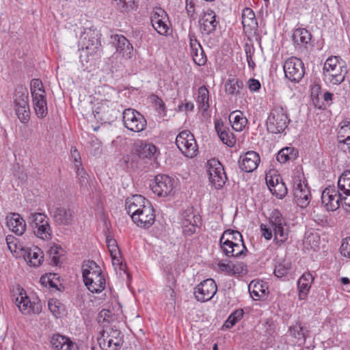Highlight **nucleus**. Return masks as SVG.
Masks as SVG:
<instances>
[{
	"label": "nucleus",
	"instance_id": "f257e3e1",
	"mask_svg": "<svg viewBox=\"0 0 350 350\" xmlns=\"http://www.w3.org/2000/svg\"><path fill=\"white\" fill-rule=\"evenodd\" d=\"M270 227L262 224L260 226L262 235L267 240H271L274 233L275 243L281 246L288 237V226L286 219L278 209H273L269 218Z\"/></svg>",
	"mask_w": 350,
	"mask_h": 350
},
{
	"label": "nucleus",
	"instance_id": "f03ea898",
	"mask_svg": "<svg viewBox=\"0 0 350 350\" xmlns=\"http://www.w3.org/2000/svg\"><path fill=\"white\" fill-rule=\"evenodd\" d=\"M82 276L85 286L92 293H100L105 288L106 280L100 267L94 261H84Z\"/></svg>",
	"mask_w": 350,
	"mask_h": 350
},
{
	"label": "nucleus",
	"instance_id": "7ed1b4c3",
	"mask_svg": "<svg viewBox=\"0 0 350 350\" xmlns=\"http://www.w3.org/2000/svg\"><path fill=\"white\" fill-rule=\"evenodd\" d=\"M290 122L287 108L275 105L270 109L266 120L267 130L273 134L283 133Z\"/></svg>",
	"mask_w": 350,
	"mask_h": 350
},
{
	"label": "nucleus",
	"instance_id": "20e7f679",
	"mask_svg": "<svg viewBox=\"0 0 350 350\" xmlns=\"http://www.w3.org/2000/svg\"><path fill=\"white\" fill-rule=\"evenodd\" d=\"M95 119L101 124H111L122 114L120 105L108 100L98 103L93 109Z\"/></svg>",
	"mask_w": 350,
	"mask_h": 350
},
{
	"label": "nucleus",
	"instance_id": "39448f33",
	"mask_svg": "<svg viewBox=\"0 0 350 350\" xmlns=\"http://www.w3.org/2000/svg\"><path fill=\"white\" fill-rule=\"evenodd\" d=\"M29 223L37 237L42 240L52 239V230L46 215L41 213H31L29 217Z\"/></svg>",
	"mask_w": 350,
	"mask_h": 350
},
{
	"label": "nucleus",
	"instance_id": "423d86ee",
	"mask_svg": "<svg viewBox=\"0 0 350 350\" xmlns=\"http://www.w3.org/2000/svg\"><path fill=\"white\" fill-rule=\"evenodd\" d=\"M19 293L15 297L14 295V301L18 308L19 310L25 315L31 313L39 314L42 310V302L38 297L30 299L26 291L23 288H18Z\"/></svg>",
	"mask_w": 350,
	"mask_h": 350
},
{
	"label": "nucleus",
	"instance_id": "0eeeda50",
	"mask_svg": "<svg viewBox=\"0 0 350 350\" xmlns=\"http://www.w3.org/2000/svg\"><path fill=\"white\" fill-rule=\"evenodd\" d=\"M124 126L133 132H141L146 129L147 122L144 116L135 109L128 108L122 112Z\"/></svg>",
	"mask_w": 350,
	"mask_h": 350
},
{
	"label": "nucleus",
	"instance_id": "6e6552de",
	"mask_svg": "<svg viewBox=\"0 0 350 350\" xmlns=\"http://www.w3.org/2000/svg\"><path fill=\"white\" fill-rule=\"evenodd\" d=\"M183 232L186 236H191L196 232V228L202 224V219L199 214L195 213L193 206L183 211L180 215Z\"/></svg>",
	"mask_w": 350,
	"mask_h": 350
},
{
	"label": "nucleus",
	"instance_id": "1a4fd4ad",
	"mask_svg": "<svg viewBox=\"0 0 350 350\" xmlns=\"http://www.w3.org/2000/svg\"><path fill=\"white\" fill-rule=\"evenodd\" d=\"M207 167L211 183L215 189H221L228 179L223 165L218 159L214 158L208 161Z\"/></svg>",
	"mask_w": 350,
	"mask_h": 350
},
{
	"label": "nucleus",
	"instance_id": "9d476101",
	"mask_svg": "<svg viewBox=\"0 0 350 350\" xmlns=\"http://www.w3.org/2000/svg\"><path fill=\"white\" fill-rule=\"evenodd\" d=\"M284 75L293 83H299L305 75V67L301 59L291 57L283 65Z\"/></svg>",
	"mask_w": 350,
	"mask_h": 350
},
{
	"label": "nucleus",
	"instance_id": "9b49d317",
	"mask_svg": "<svg viewBox=\"0 0 350 350\" xmlns=\"http://www.w3.org/2000/svg\"><path fill=\"white\" fill-rule=\"evenodd\" d=\"M176 145L185 156L192 158L196 155L197 144L193 135L189 131H183L177 135Z\"/></svg>",
	"mask_w": 350,
	"mask_h": 350
},
{
	"label": "nucleus",
	"instance_id": "f8f14e48",
	"mask_svg": "<svg viewBox=\"0 0 350 350\" xmlns=\"http://www.w3.org/2000/svg\"><path fill=\"white\" fill-rule=\"evenodd\" d=\"M154 210L150 202L148 205L143 204L142 209L134 210L133 215H131L132 220L137 226L145 229L152 226L155 221Z\"/></svg>",
	"mask_w": 350,
	"mask_h": 350
},
{
	"label": "nucleus",
	"instance_id": "ddd939ff",
	"mask_svg": "<svg viewBox=\"0 0 350 350\" xmlns=\"http://www.w3.org/2000/svg\"><path fill=\"white\" fill-rule=\"evenodd\" d=\"M174 180L166 174H158L150 187L152 192L159 197H167L172 193Z\"/></svg>",
	"mask_w": 350,
	"mask_h": 350
},
{
	"label": "nucleus",
	"instance_id": "4468645a",
	"mask_svg": "<svg viewBox=\"0 0 350 350\" xmlns=\"http://www.w3.org/2000/svg\"><path fill=\"white\" fill-rule=\"evenodd\" d=\"M294 200L301 208H306L310 203V191L307 180L302 181L299 176L294 178Z\"/></svg>",
	"mask_w": 350,
	"mask_h": 350
},
{
	"label": "nucleus",
	"instance_id": "2eb2a0df",
	"mask_svg": "<svg viewBox=\"0 0 350 350\" xmlns=\"http://www.w3.org/2000/svg\"><path fill=\"white\" fill-rule=\"evenodd\" d=\"M217 291L215 280L208 278L198 284L194 288V297L198 301L206 302L211 300Z\"/></svg>",
	"mask_w": 350,
	"mask_h": 350
},
{
	"label": "nucleus",
	"instance_id": "dca6fc26",
	"mask_svg": "<svg viewBox=\"0 0 350 350\" xmlns=\"http://www.w3.org/2000/svg\"><path fill=\"white\" fill-rule=\"evenodd\" d=\"M150 22L158 33L167 36L170 31V21L166 12L161 8L154 9L150 15Z\"/></svg>",
	"mask_w": 350,
	"mask_h": 350
},
{
	"label": "nucleus",
	"instance_id": "f3484780",
	"mask_svg": "<svg viewBox=\"0 0 350 350\" xmlns=\"http://www.w3.org/2000/svg\"><path fill=\"white\" fill-rule=\"evenodd\" d=\"M342 195L334 187H326L322 192L321 201L327 211H334L340 206Z\"/></svg>",
	"mask_w": 350,
	"mask_h": 350
},
{
	"label": "nucleus",
	"instance_id": "a211bd4d",
	"mask_svg": "<svg viewBox=\"0 0 350 350\" xmlns=\"http://www.w3.org/2000/svg\"><path fill=\"white\" fill-rule=\"evenodd\" d=\"M99 36L96 30L89 29L84 32L83 44L88 55L92 56L98 55L101 46Z\"/></svg>",
	"mask_w": 350,
	"mask_h": 350
},
{
	"label": "nucleus",
	"instance_id": "6ab92c4d",
	"mask_svg": "<svg viewBox=\"0 0 350 350\" xmlns=\"http://www.w3.org/2000/svg\"><path fill=\"white\" fill-rule=\"evenodd\" d=\"M51 216L57 226H71L75 221V212L70 206H59Z\"/></svg>",
	"mask_w": 350,
	"mask_h": 350
},
{
	"label": "nucleus",
	"instance_id": "aec40b11",
	"mask_svg": "<svg viewBox=\"0 0 350 350\" xmlns=\"http://www.w3.org/2000/svg\"><path fill=\"white\" fill-rule=\"evenodd\" d=\"M260 161V158L257 152L248 151L240 156L239 165L242 171L252 172L257 168Z\"/></svg>",
	"mask_w": 350,
	"mask_h": 350
},
{
	"label": "nucleus",
	"instance_id": "412c9836",
	"mask_svg": "<svg viewBox=\"0 0 350 350\" xmlns=\"http://www.w3.org/2000/svg\"><path fill=\"white\" fill-rule=\"evenodd\" d=\"M116 51L122 57L130 59L133 55V47L129 40L123 35L113 34L111 37Z\"/></svg>",
	"mask_w": 350,
	"mask_h": 350
},
{
	"label": "nucleus",
	"instance_id": "4be33fe9",
	"mask_svg": "<svg viewBox=\"0 0 350 350\" xmlns=\"http://www.w3.org/2000/svg\"><path fill=\"white\" fill-rule=\"evenodd\" d=\"M243 241L242 234L238 230L232 229L226 230L219 239V247L221 251H226L228 253L227 247L234 245L236 243H242Z\"/></svg>",
	"mask_w": 350,
	"mask_h": 350
},
{
	"label": "nucleus",
	"instance_id": "5701e85b",
	"mask_svg": "<svg viewBox=\"0 0 350 350\" xmlns=\"http://www.w3.org/2000/svg\"><path fill=\"white\" fill-rule=\"evenodd\" d=\"M215 129L221 141L228 147H233L236 144V137L230 128L224 126L221 119L215 120Z\"/></svg>",
	"mask_w": 350,
	"mask_h": 350
},
{
	"label": "nucleus",
	"instance_id": "b1692460",
	"mask_svg": "<svg viewBox=\"0 0 350 350\" xmlns=\"http://www.w3.org/2000/svg\"><path fill=\"white\" fill-rule=\"evenodd\" d=\"M6 224L16 235H22L26 230L25 221L17 213H11L6 217Z\"/></svg>",
	"mask_w": 350,
	"mask_h": 350
},
{
	"label": "nucleus",
	"instance_id": "393cba45",
	"mask_svg": "<svg viewBox=\"0 0 350 350\" xmlns=\"http://www.w3.org/2000/svg\"><path fill=\"white\" fill-rule=\"evenodd\" d=\"M213 16L199 17L198 23L200 32L203 36L213 34L219 26V18H213Z\"/></svg>",
	"mask_w": 350,
	"mask_h": 350
},
{
	"label": "nucleus",
	"instance_id": "a878e982",
	"mask_svg": "<svg viewBox=\"0 0 350 350\" xmlns=\"http://www.w3.org/2000/svg\"><path fill=\"white\" fill-rule=\"evenodd\" d=\"M293 41L296 48L299 49H306L307 45L312 39V35L305 28H297L293 33Z\"/></svg>",
	"mask_w": 350,
	"mask_h": 350
},
{
	"label": "nucleus",
	"instance_id": "bb28decb",
	"mask_svg": "<svg viewBox=\"0 0 350 350\" xmlns=\"http://www.w3.org/2000/svg\"><path fill=\"white\" fill-rule=\"evenodd\" d=\"M347 74V66H343L323 74V80L332 85H339L345 81Z\"/></svg>",
	"mask_w": 350,
	"mask_h": 350
},
{
	"label": "nucleus",
	"instance_id": "cd10ccee",
	"mask_svg": "<svg viewBox=\"0 0 350 350\" xmlns=\"http://www.w3.org/2000/svg\"><path fill=\"white\" fill-rule=\"evenodd\" d=\"M23 251L24 259L30 266L37 267L43 262V253L39 247H34L33 248H27Z\"/></svg>",
	"mask_w": 350,
	"mask_h": 350
},
{
	"label": "nucleus",
	"instance_id": "c85d7f7f",
	"mask_svg": "<svg viewBox=\"0 0 350 350\" xmlns=\"http://www.w3.org/2000/svg\"><path fill=\"white\" fill-rule=\"evenodd\" d=\"M242 25L247 31L252 33L258 30V22L254 12L250 8H245L242 12Z\"/></svg>",
	"mask_w": 350,
	"mask_h": 350
},
{
	"label": "nucleus",
	"instance_id": "c756f323",
	"mask_svg": "<svg viewBox=\"0 0 350 350\" xmlns=\"http://www.w3.org/2000/svg\"><path fill=\"white\" fill-rule=\"evenodd\" d=\"M33 107L38 118H44L48 114L46 94L32 96Z\"/></svg>",
	"mask_w": 350,
	"mask_h": 350
},
{
	"label": "nucleus",
	"instance_id": "7c9ffc66",
	"mask_svg": "<svg viewBox=\"0 0 350 350\" xmlns=\"http://www.w3.org/2000/svg\"><path fill=\"white\" fill-rule=\"evenodd\" d=\"M314 278L310 272L304 273L297 281L299 299H305L311 287Z\"/></svg>",
	"mask_w": 350,
	"mask_h": 350
},
{
	"label": "nucleus",
	"instance_id": "2f4dec72",
	"mask_svg": "<svg viewBox=\"0 0 350 350\" xmlns=\"http://www.w3.org/2000/svg\"><path fill=\"white\" fill-rule=\"evenodd\" d=\"M51 344L55 350H75L74 343L70 339L59 334L53 335Z\"/></svg>",
	"mask_w": 350,
	"mask_h": 350
},
{
	"label": "nucleus",
	"instance_id": "473e14b6",
	"mask_svg": "<svg viewBox=\"0 0 350 350\" xmlns=\"http://www.w3.org/2000/svg\"><path fill=\"white\" fill-rule=\"evenodd\" d=\"M243 81L234 77H230L224 84V90L227 94L237 96L240 94L241 90L243 89Z\"/></svg>",
	"mask_w": 350,
	"mask_h": 350
},
{
	"label": "nucleus",
	"instance_id": "72a5a7b5",
	"mask_svg": "<svg viewBox=\"0 0 350 350\" xmlns=\"http://www.w3.org/2000/svg\"><path fill=\"white\" fill-rule=\"evenodd\" d=\"M150 202L142 195H135L126 200L125 208L129 214L133 215L134 210L142 209L143 204L148 205Z\"/></svg>",
	"mask_w": 350,
	"mask_h": 350
},
{
	"label": "nucleus",
	"instance_id": "f704fd0d",
	"mask_svg": "<svg viewBox=\"0 0 350 350\" xmlns=\"http://www.w3.org/2000/svg\"><path fill=\"white\" fill-rule=\"evenodd\" d=\"M228 118L232 129L236 131H242L248 122L247 118L240 110L232 111Z\"/></svg>",
	"mask_w": 350,
	"mask_h": 350
},
{
	"label": "nucleus",
	"instance_id": "c9c22d12",
	"mask_svg": "<svg viewBox=\"0 0 350 350\" xmlns=\"http://www.w3.org/2000/svg\"><path fill=\"white\" fill-rule=\"evenodd\" d=\"M290 335L297 339V342L304 343L306 338L309 336V330L301 325V323H296L288 327Z\"/></svg>",
	"mask_w": 350,
	"mask_h": 350
},
{
	"label": "nucleus",
	"instance_id": "e433bc0d",
	"mask_svg": "<svg viewBox=\"0 0 350 350\" xmlns=\"http://www.w3.org/2000/svg\"><path fill=\"white\" fill-rule=\"evenodd\" d=\"M299 154L298 150L294 147L282 148L277 154L276 159L280 163L295 160Z\"/></svg>",
	"mask_w": 350,
	"mask_h": 350
},
{
	"label": "nucleus",
	"instance_id": "4c0bfd02",
	"mask_svg": "<svg viewBox=\"0 0 350 350\" xmlns=\"http://www.w3.org/2000/svg\"><path fill=\"white\" fill-rule=\"evenodd\" d=\"M14 106L29 105V93L26 87L18 85L15 88L14 95Z\"/></svg>",
	"mask_w": 350,
	"mask_h": 350
},
{
	"label": "nucleus",
	"instance_id": "58836bf2",
	"mask_svg": "<svg viewBox=\"0 0 350 350\" xmlns=\"http://www.w3.org/2000/svg\"><path fill=\"white\" fill-rule=\"evenodd\" d=\"M338 140L339 144L350 145V121L345 120L339 124Z\"/></svg>",
	"mask_w": 350,
	"mask_h": 350
},
{
	"label": "nucleus",
	"instance_id": "ea45409f",
	"mask_svg": "<svg viewBox=\"0 0 350 350\" xmlns=\"http://www.w3.org/2000/svg\"><path fill=\"white\" fill-rule=\"evenodd\" d=\"M252 284L253 282L249 284L248 288L251 297L254 300L260 299L267 295V287L262 282H257L254 284L253 286Z\"/></svg>",
	"mask_w": 350,
	"mask_h": 350
},
{
	"label": "nucleus",
	"instance_id": "a19ab883",
	"mask_svg": "<svg viewBox=\"0 0 350 350\" xmlns=\"http://www.w3.org/2000/svg\"><path fill=\"white\" fill-rule=\"evenodd\" d=\"M227 249L228 253H226V251H221L227 257H243L246 256V253L248 252L243 241L242 243H236L234 246L230 245V247H227Z\"/></svg>",
	"mask_w": 350,
	"mask_h": 350
},
{
	"label": "nucleus",
	"instance_id": "79ce46f5",
	"mask_svg": "<svg viewBox=\"0 0 350 350\" xmlns=\"http://www.w3.org/2000/svg\"><path fill=\"white\" fill-rule=\"evenodd\" d=\"M338 189L342 195L350 196V170H345L340 175Z\"/></svg>",
	"mask_w": 350,
	"mask_h": 350
},
{
	"label": "nucleus",
	"instance_id": "37998d69",
	"mask_svg": "<svg viewBox=\"0 0 350 350\" xmlns=\"http://www.w3.org/2000/svg\"><path fill=\"white\" fill-rule=\"evenodd\" d=\"M157 150V147L152 144L142 143L136 150L139 157L151 159L154 157Z\"/></svg>",
	"mask_w": 350,
	"mask_h": 350
},
{
	"label": "nucleus",
	"instance_id": "c03bdc74",
	"mask_svg": "<svg viewBox=\"0 0 350 350\" xmlns=\"http://www.w3.org/2000/svg\"><path fill=\"white\" fill-rule=\"evenodd\" d=\"M208 100L209 96L208 89L205 85L200 87L198 90L197 102L199 107L203 111H206L209 108Z\"/></svg>",
	"mask_w": 350,
	"mask_h": 350
},
{
	"label": "nucleus",
	"instance_id": "a18cd8bd",
	"mask_svg": "<svg viewBox=\"0 0 350 350\" xmlns=\"http://www.w3.org/2000/svg\"><path fill=\"white\" fill-rule=\"evenodd\" d=\"M343 66H345V63L339 56L329 57L324 63L323 74Z\"/></svg>",
	"mask_w": 350,
	"mask_h": 350
},
{
	"label": "nucleus",
	"instance_id": "49530a36",
	"mask_svg": "<svg viewBox=\"0 0 350 350\" xmlns=\"http://www.w3.org/2000/svg\"><path fill=\"white\" fill-rule=\"evenodd\" d=\"M243 314L244 312L243 309L235 310L229 315L224 324V327L227 329L232 328L239 321L243 318Z\"/></svg>",
	"mask_w": 350,
	"mask_h": 350
},
{
	"label": "nucleus",
	"instance_id": "de8ad7c7",
	"mask_svg": "<svg viewBox=\"0 0 350 350\" xmlns=\"http://www.w3.org/2000/svg\"><path fill=\"white\" fill-rule=\"evenodd\" d=\"M191 55L195 64L203 66L206 63L207 58L202 48H194L191 50Z\"/></svg>",
	"mask_w": 350,
	"mask_h": 350
},
{
	"label": "nucleus",
	"instance_id": "09e8293b",
	"mask_svg": "<svg viewBox=\"0 0 350 350\" xmlns=\"http://www.w3.org/2000/svg\"><path fill=\"white\" fill-rule=\"evenodd\" d=\"M15 111L18 118L22 123H27L29 120L30 118V110H29V105L14 106Z\"/></svg>",
	"mask_w": 350,
	"mask_h": 350
},
{
	"label": "nucleus",
	"instance_id": "8fccbe9b",
	"mask_svg": "<svg viewBox=\"0 0 350 350\" xmlns=\"http://www.w3.org/2000/svg\"><path fill=\"white\" fill-rule=\"evenodd\" d=\"M287 187L285 183L282 181L279 182L278 179H276L275 187L271 189V193L279 199H282L287 194Z\"/></svg>",
	"mask_w": 350,
	"mask_h": 350
},
{
	"label": "nucleus",
	"instance_id": "3c124183",
	"mask_svg": "<svg viewBox=\"0 0 350 350\" xmlns=\"http://www.w3.org/2000/svg\"><path fill=\"white\" fill-rule=\"evenodd\" d=\"M291 269V265L290 262H282L275 266L273 273L277 278H282L288 273Z\"/></svg>",
	"mask_w": 350,
	"mask_h": 350
},
{
	"label": "nucleus",
	"instance_id": "603ef678",
	"mask_svg": "<svg viewBox=\"0 0 350 350\" xmlns=\"http://www.w3.org/2000/svg\"><path fill=\"white\" fill-rule=\"evenodd\" d=\"M30 90L31 96L35 94H46L43 83L40 79H33L30 83Z\"/></svg>",
	"mask_w": 350,
	"mask_h": 350
},
{
	"label": "nucleus",
	"instance_id": "864d4df0",
	"mask_svg": "<svg viewBox=\"0 0 350 350\" xmlns=\"http://www.w3.org/2000/svg\"><path fill=\"white\" fill-rule=\"evenodd\" d=\"M100 347L103 350H118L122 345L115 341V340L109 338L103 339V342H99Z\"/></svg>",
	"mask_w": 350,
	"mask_h": 350
},
{
	"label": "nucleus",
	"instance_id": "5fc2aeb1",
	"mask_svg": "<svg viewBox=\"0 0 350 350\" xmlns=\"http://www.w3.org/2000/svg\"><path fill=\"white\" fill-rule=\"evenodd\" d=\"M106 242L109 250L110 252L111 258L113 260H115L117 258L116 254L120 253L116 241L114 239H109L108 237H107Z\"/></svg>",
	"mask_w": 350,
	"mask_h": 350
},
{
	"label": "nucleus",
	"instance_id": "6e6d98bb",
	"mask_svg": "<svg viewBox=\"0 0 350 350\" xmlns=\"http://www.w3.org/2000/svg\"><path fill=\"white\" fill-rule=\"evenodd\" d=\"M152 99L154 104L156 107L157 110L159 113L162 114L163 116L166 114V107L163 100L157 95H152Z\"/></svg>",
	"mask_w": 350,
	"mask_h": 350
},
{
	"label": "nucleus",
	"instance_id": "4d7b16f0",
	"mask_svg": "<svg viewBox=\"0 0 350 350\" xmlns=\"http://www.w3.org/2000/svg\"><path fill=\"white\" fill-rule=\"evenodd\" d=\"M60 305V302L57 299H50L48 301L49 309L56 318L61 314Z\"/></svg>",
	"mask_w": 350,
	"mask_h": 350
},
{
	"label": "nucleus",
	"instance_id": "13d9d810",
	"mask_svg": "<svg viewBox=\"0 0 350 350\" xmlns=\"http://www.w3.org/2000/svg\"><path fill=\"white\" fill-rule=\"evenodd\" d=\"M340 251L342 256L350 259V237L342 239Z\"/></svg>",
	"mask_w": 350,
	"mask_h": 350
},
{
	"label": "nucleus",
	"instance_id": "bf43d9fd",
	"mask_svg": "<svg viewBox=\"0 0 350 350\" xmlns=\"http://www.w3.org/2000/svg\"><path fill=\"white\" fill-rule=\"evenodd\" d=\"M71 158L74 162L75 166H81L82 163L81 160V155L75 146H72L70 148Z\"/></svg>",
	"mask_w": 350,
	"mask_h": 350
},
{
	"label": "nucleus",
	"instance_id": "052dcab7",
	"mask_svg": "<svg viewBox=\"0 0 350 350\" xmlns=\"http://www.w3.org/2000/svg\"><path fill=\"white\" fill-rule=\"evenodd\" d=\"M107 335L106 338H112L115 340L116 342L120 343L121 345L123 344V340L122 338L120 337L121 332L118 329H114L113 328L111 329L109 332H107Z\"/></svg>",
	"mask_w": 350,
	"mask_h": 350
},
{
	"label": "nucleus",
	"instance_id": "680f3d73",
	"mask_svg": "<svg viewBox=\"0 0 350 350\" xmlns=\"http://www.w3.org/2000/svg\"><path fill=\"white\" fill-rule=\"evenodd\" d=\"M218 266L221 271H232L234 273H239L237 266L232 263H225L223 262H219Z\"/></svg>",
	"mask_w": 350,
	"mask_h": 350
},
{
	"label": "nucleus",
	"instance_id": "e2e57ef3",
	"mask_svg": "<svg viewBox=\"0 0 350 350\" xmlns=\"http://www.w3.org/2000/svg\"><path fill=\"white\" fill-rule=\"evenodd\" d=\"M247 87L250 92H258L261 88V84L258 79L251 78L247 81Z\"/></svg>",
	"mask_w": 350,
	"mask_h": 350
},
{
	"label": "nucleus",
	"instance_id": "0e129e2a",
	"mask_svg": "<svg viewBox=\"0 0 350 350\" xmlns=\"http://www.w3.org/2000/svg\"><path fill=\"white\" fill-rule=\"evenodd\" d=\"M188 36L189 38V45L191 50L194 49V48H202L200 43L197 40L193 31L190 30L189 31Z\"/></svg>",
	"mask_w": 350,
	"mask_h": 350
},
{
	"label": "nucleus",
	"instance_id": "69168bd1",
	"mask_svg": "<svg viewBox=\"0 0 350 350\" xmlns=\"http://www.w3.org/2000/svg\"><path fill=\"white\" fill-rule=\"evenodd\" d=\"M16 238L12 235H8L5 238L6 243L11 252H15L17 248Z\"/></svg>",
	"mask_w": 350,
	"mask_h": 350
},
{
	"label": "nucleus",
	"instance_id": "338daca9",
	"mask_svg": "<svg viewBox=\"0 0 350 350\" xmlns=\"http://www.w3.org/2000/svg\"><path fill=\"white\" fill-rule=\"evenodd\" d=\"M75 171L77 176L81 183L85 182L87 180V174L84 168L81 166H75Z\"/></svg>",
	"mask_w": 350,
	"mask_h": 350
},
{
	"label": "nucleus",
	"instance_id": "774afa93",
	"mask_svg": "<svg viewBox=\"0 0 350 350\" xmlns=\"http://www.w3.org/2000/svg\"><path fill=\"white\" fill-rule=\"evenodd\" d=\"M340 206L346 212L350 213V196L342 195Z\"/></svg>",
	"mask_w": 350,
	"mask_h": 350
}]
</instances>
